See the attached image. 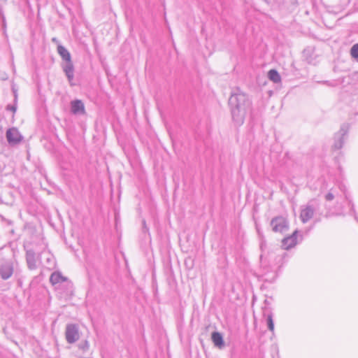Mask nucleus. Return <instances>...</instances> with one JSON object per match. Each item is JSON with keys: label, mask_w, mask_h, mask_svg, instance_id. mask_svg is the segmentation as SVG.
<instances>
[{"label": "nucleus", "mask_w": 358, "mask_h": 358, "mask_svg": "<svg viewBox=\"0 0 358 358\" xmlns=\"http://www.w3.org/2000/svg\"><path fill=\"white\" fill-rule=\"evenodd\" d=\"M6 110H10V111L15 113L17 110V106H16V105H8L6 106Z\"/></svg>", "instance_id": "4be33fe9"}, {"label": "nucleus", "mask_w": 358, "mask_h": 358, "mask_svg": "<svg viewBox=\"0 0 358 358\" xmlns=\"http://www.w3.org/2000/svg\"><path fill=\"white\" fill-rule=\"evenodd\" d=\"M264 317H266V325L269 331H271L273 334H274V322L273 319V313L271 311L265 309L264 310Z\"/></svg>", "instance_id": "ddd939ff"}, {"label": "nucleus", "mask_w": 358, "mask_h": 358, "mask_svg": "<svg viewBox=\"0 0 358 358\" xmlns=\"http://www.w3.org/2000/svg\"><path fill=\"white\" fill-rule=\"evenodd\" d=\"M13 264L12 262L7 261L0 266V276L3 280L10 278L13 273Z\"/></svg>", "instance_id": "9d476101"}, {"label": "nucleus", "mask_w": 358, "mask_h": 358, "mask_svg": "<svg viewBox=\"0 0 358 358\" xmlns=\"http://www.w3.org/2000/svg\"><path fill=\"white\" fill-rule=\"evenodd\" d=\"M337 215H344V213L341 211L340 213H338Z\"/></svg>", "instance_id": "a878e982"}, {"label": "nucleus", "mask_w": 358, "mask_h": 358, "mask_svg": "<svg viewBox=\"0 0 358 358\" xmlns=\"http://www.w3.org/2000/svg\"><path fill=\"white\" fill-rule=\"evenodd\" d=\"M276 278V274L274 273L273 274V276L272 277V278L270 280V281L271 282L273 280H274L275 278ZM266 280H269L268 278H266Z\"/></svg>", "instance_id": "b1692460"}, {"label": "nucleus", "mask_w": 358, "mask_h": 358, "mask_svg": "<svg viewBox=\"0 0 358 358\" xmlns=\"http://www.w3.org/2000/svg\"><path fill=\"white\" fill-rule=\"evenodd\" d=\"M62 68L68 79L70 85H74L75 84L73 83L74 78V66L71 59L64 61L62 64Z\"/></svg>", "instance_id": "6e6552de"}, {"label": "nucleus", "mask_w": 358, "mask_h": 358, "mask_svg": "<svg viewBox=\"0 0 358 358\" xmlns=\"http://www.w3.org/2000/svg\"><path fill=\"white\" fill-rule=\"evenodd\" d=\"M340 196L339 191L336 187L331 188L328 192L324 194V199L327 202L332 201L334 199H338Z\"/></svg>", "instance_id": "dca6fc26"}, {"label": "nucleus", "mask_w": 358, "mask_h": 358, "mask_svg": "<svg viewBox=\"0 0 358 358\" xmlns=\"http://www.w3.org/2000/svg\"><path fill=\"white\" fill-rule=\"evenodd\" d=\"M320 202L317 199H312L306 205L301 207L300 219L305 224L313 217L315 212L319 208Z\"/></svg>", "instance_id": "f03ea898"}, {"label": "nucleus", "mask_w": 358, "mask_h": 358, "mask_svg": "<svg viewBox=\"0 0 358 358\" xmlns=\"http://www.w3.org/2000/svg\"><path fill=\"white\" fill-rule=\"evenodd\" d=\"M66 280V278L63 276L59 271L52 273L50 278V281L52 285H57L65 282Z\"/></svg>", "instance_id": "2eb2a0df"}, {"label": "nucleus", "mask_w": 358, "mask_h": 358, "mask_svg": "<svg viewBox=\"0 0 358 358\" xmlns=\"http://www.w3.org/2000/svg\"><path fill=\"white\" fill-rule=\"evenodd\" d=\"M350 129V125L347 123L343 124L339 131L335 134L332 148L335 150H340L345 143Z\"/></svg>", "instance_id": "7ed1b4c3"}, {"label": "nucleus", "mask_w": 358, "mask_h": 358, "mask_svg": "<svg viewBox=\"0 0 358 358\" xmlns=\"http://www.w3.org/2000/svg\"><path fill=\"white\" fill-rule=\"evenodd\" d=\"M260 262L262 266H266V259L264 258L263 255L260 256Z\"/></svg>", "instance_id": "5701e85b"}, {"label": "nucleus", "mask_w": 358, "mask_h": 358, "mask_svg": "<svg viewBox=\"0 0 358 358\" xmlns=\"http://www.w3.org/2000/svg\"><path fill=\"white\" fill-rule=\"evenodd\" d=\"M297 233L298 231L296 230L291 236L285 237L282 239V247L284 250H289L296 245Z\"/></svg>", "instance_id": "f8f14e48"}, {"label": "nucleus", "mask_w": 358, "mask_h": 358, "mask_svg": "<svg viewBox=\"0 0 358 358\" xmlns=\"http://www.w3.org/2000/svg\"><path fill=\"white\" fill-rule=\"evenodd\" d=\"M57 52L64 62L71 59V54L69 50L60 44H58L57 45Z\"/></svg>", "instance_id": "f3484780"}, {"label": "nucleus", "mask_w": 358, "mask_h": 358, "mask_svg": "<svg viewBox=\"0 0 358 358\" xmlns=\"http://www.w3.org/2000/svg\"><path fill=\"white\" fill-rule=\"evenodd\" d=\"M350 54L352 59L358 62V43L351 47Z\"/></svg>", "instance_id": "aec40b11"}, {"label": "nucleus", "mask_w": 358, "mask_h": 358, "mask_svg": "<svg viewBox=\"0 0 358 358\" xmlns=\"http://www.w3.org/2000/svg\"><path fill=\"white\" fill-rule=\"evenodd\" d=\"M7 141L10 145L19 144L23 139V136L15 127L9 128L6 133Z\"/></svg>", "instance_id": "0eeeda50"}, {"label": "nucleus", "mask_w": 358, "mask_h": 358, "mask_svg": "<svg viewBox=\"0 0 358 358\" xmlns=\"http://www.w3.org/2000/svg\"><path fill=\"white\" fill-rule=\"evenodd\" d=\"M285 255H286V253H285V252H284V253H283V255H282V257H284V256H285Z\"/></svg>", "instance_id": "bb28decb"}, {"label": "nucleus", "mask_w": 358, "mask_h": 358, "mask_svg": "<svg viewBox=\"0 0 358 358\" xmlns=\"http://www.w3.org/2000/svg\"><path fill=\"white\" fill-rule=\"evenodd\" d=\"M8 224H11V221H8Z\"/></svg>", "instance_id": "cd10ccee"}, {"label": "nucleus", "mask_w": 358, "mask_h": 358, "mask_svg": "<svg viewBox=\"0 0 358 358\" xmlns=\"http://www.w3.org/2000/svg\"><path fill=\"white\" fill-rule=\"evenodd\" d=\"M272 230L276 233H284L289 229V224L287 219L282 216L273 217L271 221Z\"/></svg>", "instance_id": "20e7f679"}, {"label": "nucleus", "mask_w": 358, "mask_h": 358, "mask_svg": "<svg viewBox=\"0 0 358 358\" xmlns=\"http://www.w3.org/2000/svg\"><path fill=\"white\" fill-rule=\"evenodd\" d=\"M71 112L73 115H83L85 113L84 103L81 100L76 99L71 101Z\"/></svg>", "instance_id": "9b49d317"}, {"label": "nucleus", "mask_w": 358, "mask_h": 358, "mask_svg": "<svg viewBox=\"0 0 358 358\" xmlns=\"http://www.w3.org/2000/svg\"><path fill=\"white\" fill-rule=\"evenodd\" d=\"M229 105L234 122L238 126L242 125L251 110L252 103L248 96L237 89L231 94Z\"/></svg>", "instance_id": "f257e3e1"}, {"label": "nucleus", "mask_w": 358, "mask_h": 358, "mask_svg": "<svg viewBox=\"0 0 358 358\" xmlns=\"http://www.w3.org/2000/svg\"><path fill=\"white\" fill-rule=\"evenodd\" d=\"M268 77L270 80L274 83H278L281 80V78L278 72L275 69H271L268 73Z\"/></svg>", "instance_id": "a211bd4d"}, {"label": "nucleus", "mask_w": 358, "mask_h": 358, "mask_svg": "<svg viewBox=\"0 0 358 358\" xmlns=\"http://www.w3.org/2000/svg\"><path fill=\"white\" fill-rule=\"evenodd\" d=\"M41 263L46 268H53L55 264L53 255L45 248L41 252Z\"/></svg>", "instance_id": "1a4fd4ad"}, {"label": "nucleus", "mask_w": 358, "mask_h": 358, "mask_svg": "<svg viewBox=\"0 0 358 358\" xmlns=\"http://www.w3.org/2000/svg\"><path fill=\"white\" fill-rule=\"evenodd\" d=\"M65 337L68 343H76L80 338L78 326L75 324H68L66 327Z\"/></svg>", "instance_id": "39448f33"}, {"label": "nucleus", "mask_w": 358, "mask_h": 358, "mask_svg": "<svg viewBox=\"0 0 358 358\" xmlns=\"http://www.w3.org/2000/svg\"><path fill=\"white\" fill-rule=\"evenodd\" d=\"M211 339L215 346L222 348L224 346L222 335L218 331H213L211 334Z\"/></svg>", "instance_id": "4468645a"}, {"label": "nucleus", "mask_w": 358, "mask_h": 358, "mask_svg": "<svg viewBox=\"0 0 358 358\" xmlns=\"http://www.w3.org/2000/svg\"><path fill=\"white\" fill-rule=\"evenodd\" d=\"M90 344L87 341H84L83 343L79 344V348L83 351H87L89 349Z\"/></svg>", "instance_id": "412c9836"}, {"label": "nucleus", "mask_w": 358, "mask_h": 358, "mask_svg": "<svg viewBox=\"0 0 358 358\" xmlns=\"http://www.w3.org/2000/svg\"><path fill=\"white\" fill-rule=\"evenodd\" d=\"M26 262L29 269L35 270L38 267V263H41V252H36L30 249L26 251Z\"/></svg>", "instance_id": "423d86ee"}, {"label": "nucleus", "mask_w": 358, "mask_h": 358, "mask_svg": "<svg viewBox=\"0 0 358 358\" xmlns=\"http://www.w3.org/2000/svg\"><path fill=\"white\" fill-rule=\"evenodd\" d=\"M52 41L54 42V43H58V41H57V39L56 38H53L52 39Z\"/></svg>", "instance_id": "393cba45"}, {"label": "nucleus", "mask_w": 358, "mask_h": 358, "mask_svg": "<svg viewBox=\"0 0 358 358\" xmlns=\"http://www.w3.org/2000/svg\"><path fill=\"white\" fill-rule=\"evenodd\" d=\"M345 198L348 201V205L350 206V215H352L355 220L358 222V216L355 210V204L352 201L350 200L346 194H345Z\"/></svg>", "instance_id": "6ab92c4d"}, {"label": "nucleus", "mask_w": 358, "mask_h": 358, "mask_svg": "<svg viewBox=\"0 0 358 358\" xmlns=\"http://www.w3.org/2000/svg\"><path fill=\"white\" fill-rule=\"evenodd\" d=\"M357 115H358V113H357Z\"/></svg>", "instance_id": "c85d7f7f"}]
</instances>
